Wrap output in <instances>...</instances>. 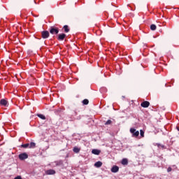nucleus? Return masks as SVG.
<instances>
[{"instance_id":"obj_4","label":"nucleus","mask_w":179,"mask_h":179,"mask_svg":"<svg viewBox=\"0 0 179 179\" xmlns=\"http://www.w3.org/2000/svg\"><path fill=\"white\" fill-rule=\"evenodd\" d=\"M42 34V38H48V37H50V32H48V31H43L41 32Z\"/></svg>"},{"instance_id":"obj_28","label":"nucleus","mask_w":179,"mask_h":179,"mask_svg":"<svg viewBox=\"0 0 179 179\" xmlns=\"http://www.w3.org/2000/svg\"><path fill=\"white\" fill-rule=\"evenodd\" d=\"M122 97H123V99H124V98H125V96H123Z\"/></svg>"},{"instance_id":"obj_20","label":"nucleus","mask_w":179,"mask_h":179,"mask_svg":"<svg viewBox=\"0 0 179 179\" xmlns=\"http://www.w3.org/2000/svg\"><path fill=\"white\" fill-rule=\"evenodd\" d=\"M22 148H29V143H26V144H22L21 145Z\"/></svg>"},{"instance_id":"obj_1","label":"nucleus","mask_w":179,"mask_h":179,"mask_svg":"<svg viewBox=\"0 0 179 179\" xmlns=\"http://www.w3.org/2000/svg\"><path fill=\"white\" fill-rule=\"evenodd\" d=\"M50 34H58V33H59V29L57 27H50Z\"/></svg>"},{"instance_id":"obj_12","label":"nucleus","mask_w":179,"mask_h":179,"mask_svg":"<svg viewBox=\"0 0 179 179\" xmlns=\"http://www.w3.org/2000/svg\"><path fill=\"white\" fill-rule=\"evenodd\" d=\"M55 166H62V164H64V162L62 161H56L54 162Z\"/></svg>"},{"instance_id":"obj_5","label":"nucleus","mask_w":179,"mask_h":179,"mask_svg":"<svg viewBox=\"0 0 179 179\" xmlns=\"http://www.w3.org/2000/svg\"><path fill=\"white\" fill-rule=\"evenodd\" d=\"M141 107H143V108H148L149 106H150V103L149 101H145L141 103Z\"/></svg>"},{"instance_id":"obj_22","label":"nucleus","mask_w":179,"mask_h":179,"mask_svg":"<svg viewBox=\"0 0 179 179\" xmlns=\"http://www.w3.org/2000/svg\"><path fill=\"white\" fill-rule=\"evenodd\" d=\"M111 122H113L111 120H108L106 122L105 125H110Z\"/></svg>"},{"instance_id":"obj_19","label":"nucleus","mask_w":179,"mask_h":179,"mask_svg":"<svg viewBox=\"0 0 179 179\" xmlns=\"http://www.w3.org/2000/svg\"><path fill=\"white\" fill-rule=\"evenodd\" d=\"M83 103L85 105V106H87V104H89V100L87 99H84L83 101Z\"/></svg>"},{"instance_id":"obj_25","label":"nucleus","mask_w":179,"mask_h":179,"mask_svg":"<svg viewBox=\"0 0 179 179\" xmlns=\"http://www.w3.org/2000/svg\"><path fill=\"white\" fill-rule=\"evenodd\" d=\"M159 146V148L161 146V148H164V145H158Z\"/></svg>"},{"instance_id":"obj_13","label":"nucleus","mask_w":179,"mask_h":179,"mask_svg":"<svg viewBox=\"0 0 179 179\" xmlns=\"http://www.w3.org/2000/svg\"><path fill=\"white\" fill-rule=\"evenodd\" d=\"M36 148V143L31 142L29 144V149H34Z\"/></svg>"},{"instance_id":"obj_9","label":"nucleus","mask_w":179,"mask_h":179,"mask_svg":"<svg viewBox=\"0 0 179 179\" xmlns=\"http://www.w3.org/2000/svg\"><path fill=\"white\" fill-rule=\"evenodd\" d=\"M1 106H3V107H8V101L5 99H1L0 101Z\"/></svg>"},{"instance_id":"obj_21","label":"nucleus","mask_w":179,"mask_h":179,"mask_svg":"<svg viewBox=\"0 0 179 179\" xmlns=\"http://www.w3.org/2000/svg\"><path fill=\"white\" fill-rule=\"evenodd\" d=\"M140 135L143 138V136H145V131H143V130H140Z\"/></svg>"},{"instance_id":"obj_6","label":"nucleus","mask_w":179,"mask_h":179,"mask_svg":"<svg viewBox=\"0 0 179 179\" xmlns=\"http://www.w3.org/2000/svg\"><path fill=\"white\" fill-rule=\"evenodd\" d=\"M120 171V167L117 166H113L111 169L110 171L112 173H118V171Z\"/></svg>"},{"instance_id":"obj_8","label":"nucleus","mask_w":179,"mask_h":179,"mask_svg":"<svg viewBox=\"0 0 179 179\" xmlns=\"http://www.w3.org/2000/svg\"><path fill=\"white\" fill-rule=\"evenodd\" d=\"M66 37V35L65 34H62L58 36L57 40L59 41H64V39Z\"/></svg>"},{"instance_id":"obj_7","label":"nucleus","mask_w":179,"mask_h":179,"mask_svg":"<svg viewBox=\"0 0 179 179\" xmlns=\"http://www.w3.org/2000/svg\"><path fill=\"white\" fill-rule=\"evenodd\" d=\"M45 173L47 176H54V174H55V171L53 169H49L46 171Z\"/></svg>"},{"instance_id":"obj_11","label":"nucleus","mask_w":179,"mask_h":179,"mask_svg":"<svg viewBox=\"0 0 179 179\" xmlns=\"http://www.w3.org/2000/svg\"><path fill=\"white\" fill-rule=\"evenodd\" d=\"M94 166L95 167H101V166H103V162H96L95 164H94Z\"/></svg>"},{"instance_id":"obj_26","label":"nucleus","mask_w":179,"mask_h":179,"mask_svg":"<svg viewBox=\"0 0 179 179\" xmlns=\"http://www.w3.org/2000/svg\"><path fill=\"white\" fill-rule=\"evenodd\" d=\"M77 120H80V117H77Z\"/></svg>"},{"instance_id":"obj_24","label":"nucleus","mask_w":179,"mask_h":179,"mask_svg":"<svg viewBox=\"0 0 179 179\" xmlns=\"http://www.w3.org/2000/svg\"><path fill=\"white\" fill-rule=\"evenodd\" d=\"M14 179H22V176H18L15 177Z\"/></svg>"},{"instance_id":"obj_14","label":"nucleus","mask_w":179,"mask_h":179,"mask_svg":"<svg viewBox=\"0 0 179 179\" xmlns=\"http://www.w3.org/2000/svg\"><path fill=\"white\" fill-rule=\"evenodd\" d=\"M73 151L74 152V153H79V152H80V148L78 147H74Z\"/></svg>"},{"instance_id":"obj_3","label":"nucleus","mask_w":179,"mask_h":179,"mask_svg":"<svg viewBox=\"0 0 179 179\" xmlns=\"http://www.w3.org/2000/svg\"><path fill=\"white\" fill-rule=\"evenodd\" d=\"M130 132H131V134H132V136H134V137L136 138V137L139 136V131H136V129L131 128Z\"/></svg>"},{"instance_id":"obj_2","label":"nucleus","mask_w":179,"mask_h":179,"mask_svg":"<svg viewBox=\"0 0 179 179\" xmlns=\"http://www.w3.org/2000/svg\"><path fill=\"white\" fill-rule=\"evenodd\" d=\"M18 157L20 160H26V159L29 158V155H27L26 152H22L19 155Z\"/></svg>"},{"instance_id":"obj_23","label":"nucleus","mask_w":179,"mask_h":179,"mask_svg":"<svg viewBox=\"0 0 179 179\" xmlns=\"http://www.w3.org/2000/svg\"><path fill=\"white\" fill-rule=\"evenodd\" d=\"M171 170H172L171 167H169V168L167 169L168 173H170V171H171Z\"/></svg>"},{"instance_id":"obj_16","label":"nucleus","mask_w":179,"mask_h":179,"mask_svg":"<svg viewBox=\"0 0 179 179\" xmlns=\"http://www.w3.org/2000/svg\"><path fill=\"white\" fill-rule=\"evenodd\" d=\"M63 28L64 29L65 33H69V28L68 25H64Z\"/></svg>"},{"instance_id":"obj_17","label":"nucleus","mask_w":179,"mask_h":179,"mask_svg":"<svg viewBox=\"0 0 179 179\" xmlns=\"http://www.w3.org/2000/svg\"><path fill=\"white\" fill-rule=\"evenodd\" d=\"M156 29H157L156 24H152L150 25V29L151 30L155 31V30H156Z\"/></svg>"},{"instance_id":"obj_27","label":"nucleus","mask_w":179,"mask_h":179,"mask_svg":"<svg viewBox=\"0 0 179 179\" xmlns=\"http://www.w3.org/2000/svg\"><path fill=\"white\" fill-rule=\"evenodd\" d=\"M178 131H179V127H177Z\"/></svg>"},{"instance_id":"obj_15","label":"nucleus","mask_w":179,"mask_h":179,"mask_svg":"<svg viewBox=\"0 0 179 179\" xmlns=\"http://www.w3.org/2000/svg\"><path fill=\"white\" fill-rule=\"evenodd\" d=\"M122 164H123L124 166H127V164H128V159H123L122 160Z\"/></svg>"},{"instance_id":"obj_10","label":"nucleus","mask_w":179,"mask_h":179,"mask_svg":"<svg viewBox=\"0 0 179 179\" xmlns=\"http://www.w3.org/2000/svg\"><path fill=\"white\" fill-rule=\"evenodd\" d=\"M101 152V151H100L99 150H97V149H94V150H92V153L93 155H100Z\"/></svg>"},{"instance_id":"obj_18","label":"nucleus","mask_w":179,"mask_h":179,"mask_svg":"<svg viewBox=\"0 0 179 179\" xmlns=\"http://www.w3.org/2000/svg\"><path fill=\"white\" fill-rule=\"evenodd\" d=\"M37 116L38 117V118H41V120H45V116H44V115L38 114Z\"/></svg>"}]
</instances>
